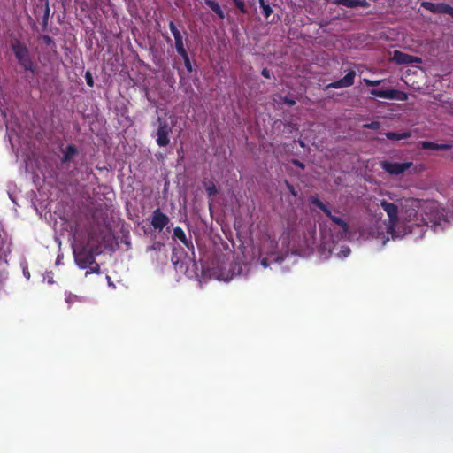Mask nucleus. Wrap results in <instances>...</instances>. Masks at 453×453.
<instances>
[{
    "label": "nucleus",
    "instance_id": "7",
    "mask_svg": "<svg viewBox=\"0 0 453 453\" xmlns=\"http://www.w3.org/2000/svg\"><path fill=\"white\" fill-rule=\"evenodd\" d=\"M412 165L411 162H390L388 160L381 161L380 166L388 173L391 175H399L403 173L405 171L411 168Z\"/></svg>",
    "mask_w": 453,
    "mask_h": 453
},
{
    "label": "nucleus",
    "instance_id": "30",
    "mask_svg": "<svg viewBox=\"0 0 453 453\" xmlns=\"http://www.w3.org/2000/svg\"><path fill=\"white\" fill-rule=\"evenodd\" d=\"M42 38L43 42L46 45H48V46L55 45L53 39L50 35H42Z\"/></svg>",
    "mask_w": 453,
    "mask_h": 453
},
{
    "label": "nucleus",
    "instance_id": "21",
    "mask_svg": "<svg viewBox=\"0 0 453 453\" xmlns=\"http://www.w3.org/2000/svg\"><path fill=\"white\" fill-rule=\"evenodd\" d=\"M179 55L182 58L187 71L192 73L193 67L188 51H184V53H180Z\"/></svg>",
    "mask_w": 453,
    "mask_h": 453
},
{
    "label": "nucleus",
    "instance_id": "14",
    "mask_svg": "<svg viewBox=\"0 0 453 453\" xmlns=\"http://www.w3.org/2000/svg\"><path fill=\"white\" fill-rule=\"evenodd\" d=\"M173 237L174 239L179 240L180 242H181L194 254L195 248H194L193 242H192L191 240L187 238L186 234H185V232L183 231V229L181 227L176 226L173 229Z\"/></svg>",
    "mask_w": 453,
    "mask_h": 453
},
{
    "label": "nucleus",
    "instance_id": "16",
    "mask_svg": "<svg viewBox=\"0 0 453 453\" xmlns=\"http://www.w3.org/2000/svg\"><path fill=\"white\" fill-rule=\"evenodd\" d=\"M332 3L337 5L346 6L348 8L368 7L366 0H332Z\"/></svg>",
    "mask_w": 453,
    "mask_h": 453
},
{
    "label": "nucleus",
    "instance_id": "26",
    "mask_svg": "<svg viewBox=\"0 0 453 453\" xmlns=\"http://www.w3.org/2000/svg\"><path fill=\"white\" fill-rule=\"evenodd\" d=\"M363 127L365 129L378 130L380 127V123L379 121H372L371 123L364 124Z\"/></svg>",
    "mask_w": 453,
    "mask_h": 453
},
{
    "label": "nucleus",
    "instance_id": "13",
    "mask_svg": "<svg viewBox=\"0 0 453 453\" xmlns=\"http://www.w3.org/2000/svg\"><path fill=\"white\" fill-rule=\"evenodd\" d=\"M393 59L396 64H419L421 63V58L417 56H412L400 50H395Z\"/></svg>",
    "mask_w": 453,
    "mask_h": 453
},
{
    "label": "nucleus",
    "instance_id": "19",
    "mask_svg": "<svg viewBox=\"0 0 453 453\" xmlns=\"http://www.w3.org/2000/svg\"><path fill=\"white\" fill-rule=\"evenodd\" d=\"M385 136L388 140L400 141V140H404V139L410 138L411 136V134L409 131H404V132H400V133L387 132V133H385Z\"/></svg>",
    "mask_w": 453,
    "mask_h": 453
},
{
    "label": "nucleus",
    "instance_id": "17",
    "mask_svg": "<svg viewBox=\"0 0 453 453\" xmlns=\"http://www.w3.org/2000/svg\"><path fill=\"white\" fill-rule=\"evenodd\" d=\"M205 4L220 19H225V13L217 0H203Z\"/></svg>",
    "mask_w": 453,
    "mask_h": 453
},
{
    "label": "nucleus",
    "instance_id": "12",
    "mask_svg": "<svg viewBox=\"0 0 453 453\" xmlns=\"http://www.w3.org/2000/svg\"><path fill=\"white\" fill-rule=\"evenodd\" d=\"M169 28L174 37L175 49L178 54L184 53V51H187L184 45L183 36L173 21L169 22Z\"/></svg>",
    "mask_w": 453,
    "mask_h": 453
},
{
    "label": "nucleus",
    "instance_id": "1",
    "mask_svg": "<svg viewBox=\"0 0 453 453\" xmlns=\"http://www.w3.org/2000/svg\"><path fill=\"white\" fill-rule=\"evenodd\" d=\"M9 44L19 66L22 67L25 72L35 74L38 66L35 60L34 54L27 45L18 37H12Z\"/></svg>",
    "mask_w": 453,
    "mask_h": 453
},
{
    "label": "nucleus",
    "instance_id": "10",
    "mask_svg": "<svg viewBox=\"0 0 453 453\" xmlns=\"http://www.w3.org/2000/svg\"><path fill=\"white\" fill-rule=\"evenodd\" d=\"M170 222L169 217L162 212L160 209H156L152 213L151 226L155 230L162 231Z\"/></svg>",
    "mask_w": 453,
    "mask_h": 453
},
{
    "label": "nucleus",
    "instance_id": "5",
    "mask_svg": "<svg viewBox=\"0 0 453 453\" xmlns=\"http://www.w3.org/2000/svg\"><path fill=\"white\" fill-rule=\"evenodd\" d=\"M311 205L322 211L330 220L342 228L343 234L349 232V226L347 221L343 220L341 217L332 214L331 210L318 197V196H311L309 198Z\"/></svg>",
    "mask_w": 453,
    "mask_h": 453
},
{
    "label": "nucleus",
    "instance_id": "36",
    "mask_svg": "<svg viewBox=\"0 0 453 453\" xmlns=\"http://www.w3.org/2000/svg\"><path fill=\"white\" fill-rule=\"evenodd\" d=\"M349 252H350V250L347 249V250L344 251V256L347 257Z\"/></svg>",
    "mask_w": 453,
    "mask_h": 453
},
{
    "label": "nucleus",
    "instance_id": "2",
    "mask_svg": "<svg viewBox=\"0 0 453 453\" xmlns=\"http://www.w3.org/2000/svg\"><path fill=\"white\" fill-rule=\"evenodd\" d=\"M401 207V213L403 219L410 224L408 227L421 225H427L428 223L425 219H419L418 209L419 207V201L411 197H402L396 200Z\"/></svg>",
    "mask_w": 453,
    "mask_h": 453
},
{
    "label": "nucleus",
    "instance_id": "18",
    "mask_svg": "<svg viewBox=\"0 0 453 453\" xmlns=\"http://www.w3.org/2000/svg\"><path fill=\"white\" fill-rule=\"evenodd\" d=\"M78 154V150L75 145L68 144L63 151V157L61 158L62 163L69 162L75 155Z\"/></svg>",
    "mask_w": 453,
    "mask_h": 453
},
{
    "label": "nucleus",
    "instance_id": "24",
    "mask_svg": "<svg viewBox=\"0 0 453 453\" xmlns=\"http://www.w3.org/2000/svg\"><path fill=\"white\" fill-rule=\"evenodd\" d=\"M205 190L209 196H213L218 194V188L211 181L205 185Z\"/></svg>",
    "mask_w": 453,
    "mask_h": 453
},
{
    "label": "nucleus",
    "instance_id": "35",
    "mask_svg": "<svg viewBox=\"0 0 453 453\" xmlns=\"http://www.w3.org/2000/svg\"><path fill=\"white\" fill-rule=\"evenodd\" d=\"M261 264L265 267L268 266V263H267V260L265 258L262 259Z\"/></svg>",
    "mask_w": 453,
    "mask_h": 453
},
{
    "label": "nucleus",
    "instance_id": "23",
    "mask_svg": "<svg viewBox=\"0 0 453 453\" xmlns=\"http://www.w3.org/2000/svg\"><path fill=\"white\" fill-rule=\"evenodd\" d=\"M444 217L445 216H444L442 211H440L439 210H436L434 211V219H431V222L433 223L434 226L440 225L441 219L445 220Z\"/></svg>",
    "mask_w": 453,
    "mask_h": 453
},
{
    "label": "nucleus",
    "instance_id": "9",
    "mask_svg": "<svg viewBox=\"0 0 453 453\" xmlns=\"http://www.w3.org/2000/svg\"><path fill=\"white\" fill-rule=\"evenodd\" d=\"M370 94L385 99H406V94L397 89H371Z\"/></svg>",
    "mask_w": 453,
    "mask_h": 453
},
{
    "label": "nucleus",
    "instance_id": "6",
    "mask_svg": "<svg viewBox=\"0 0 453 453\" xmlns=\"http://www.w3.org/2000/svg\"><path fill=\"white\" fill-rule=\"evenodd\" d=\"M380 206L388 217L389 228L393 229L399 222V212H401V207L399 203H390L385 199L380 201Z\"/></svg>",
    "mask_w": 453,
    "mask_h": 453
},
{
    "label": "nucleus",
    "instance_id": "31",
    "mask_svg": "<svg viewBox=\"0 0 453 453\" xmlns=\"http://www.w3.org/2000/svg\"><path fill=\"white\" fill-rule=\"evenodd\" d=\"M286 186H287V188L288 189V191L291 193L292 196H297V191L296 190V188H294V186L292 184H290L289 182L286 181Z\"/></svg>",
    "mask_w": 453,
    "mask_h": 453
},
{
    "label": "nucleus",
    "instance_id": "15",
    "mask_svg": "<svg viewBox=\"0 0 453 453\" xmlns=\"http://www.w3.org/2000/svg\"><path fill=\"white\" fill-rule=\"evenodd\" d=\"M420 147L423 150H449L452 148L449 143H436L434 142L424 141L420 142Z\"/></svg>",
    "mask_w": 453,
    "mask_h": 453
},
{
    "label": "nucleus",
    "instance_id": "11",
    "mask_svg": "<svg viewBox=\"0 0 453 453\" xmlns=\"http://www.w3.org/2000/svg\"><path fill=\"white\" fill-rule=\"evenodd\" d=\"M355 77L356 72L354 70H350L343 78L329 83L326 86V88H342L350 87L354 84Z\"/></svg>",
    "mask_w": 453,
    "mask_h": 453
},
{
    "label": "nucleus",
    "instance_id": "29",
    "mask_svg": "<svg viewBox=\"0 0 453 453\" xmlns=\"http://www.w3.org/2000/svg\"><path fill=\"white\" fill-rule=\"evenodd\" d=\"M281 101L285 104H288L289 106H293L296 104V100L293 99V98H290L288 96H282L281 97Z\"/></svg>",
    "mask_w": 453,
    "mask_h": 453
},
{
    "label": "nucleus",
    "instance_id": "28",
    "mask_svg": "<svg viewBox=\"0 0 453 453\" xmlns=\"http://www.w3.org/2000/svg\"><path fill=\"white\" fill-rule=\"evenodd\" d=\"M85 80H86L88 86H89V87L94 86V80H93L92 74L89 71L86 72Z\"/></svg>",
    "mask_w": 453,
    "mask_h": 453
},
{
    "label": "nucleus",
    "instance_id": "33",
    "mask_svg": "<svg viewBox=\"0 0 453 453\" xmlns=\"http://www.w3.org/2000/svg\"><path fill=\"white\" fill-rule=\"evenodd\" d=\"M261 74L265 77V78H270L271 76V73L270 71L267 69V68H264L261 72Z\"/></svg>",
    "mask_w": 453,
    "mask_h": 453
},
{
    "label": "nucleus",
    "instance_id": "22",
    "mask_svg": "<svg viewBox=\"0 0 453 453\" xmlns=\"http://www.w3.org/2000/svg\"><path fill=\"white\" fill-rule=\"evenodd\" d=\"M235 7L240 11L241 13L246 14L248 13V8L245 4L244 0H231Z\"/></svg>",
    "mask_w": 453,
    "mask_h": 453
},
{
    "label": "nucleus",
    "instance_id": "34",
    "mask_svg": "<svg viewBox=\"0 0 453 453\" xmlns=\"http://www.w3.org/2000/svg\"><path fill=\"white\" fill-rule=\"evenodd\" d=\"M293 164L301 169H304V164L300 162L299 160H293Z\"/></svg>",
    "mask_w": 453,
    "mask_h": 453
},
{
    "label": "nucleus",
    "instance_id": "4",
    "mask_svg": "<svg viewBox=\"0 0 453 453\" xmlns=\"http://www.w3.org/2000/svg\"><path fill=\"white\" fill-rule=\"evenodd\" d=\"M73 253L76 265L81 269H86L95 263V256L96 253L94 252L92 248H88L83 244H78L73 247Z\"/></svg>",
    "mask_w": 453,
    "mask_h": 453
},
{
    "label": "nucleus",
    "instance_id": "25",
    "mask_svg": "<svg viewBox=\"0 0 453 453\" xmlns=\"http://www.w3.org/2000/svg\"><path fill=\"white\" fill-rule=\"evenodd\" d=\"M88 268H89V271L86 272V276L89 273L99 274L101 273L100 265L96 263V260L95 263H93V265H90Z\"/></svg>",
    "mask_w": 453,
    "mask_h": 453
},
{
    "label": "nucleus",
    "instance_id": "20",
    "mask_svg": "<svg viewBox=\"0 0 453 453\" xmlns=\"http://www.w3.org/2000/svg\"><path fill=\"white\" fill-rule=\"evenodd\" d=\"M259 5L262 8V12L265 18H268L273 12V8L265 4V0H258Z\"/></svg>",
    "mask_w": 453,
    "mask_h": 453
},
{
    "label": "nucleus",
    "instance_id": "3",
    "mask_svg": "<svg viewBox=\"0 0 453 453\" xmlns=\"http://www.w3.org/2000/svg\"><path fill=\"white\" fill-rule=\"evenodd\" d=\"M156 127L153 137H156V142L159 147H166L170 143V136L173 134V129L175 126V121L158 116L156 122L153 123Z\"/></svg>",
    "mask_w": 453,
    "mask_h": 453
},
{
    "label": "nucleus",
    "instance_id": "27",
    "mask_svg": "<svg viewBox=\"0 0 453 453\" xmlns=\"http://www.w3.org/2000/svg\"><path fill=\"white\" fill-rule=\"evenodd\" d=\"M364 82L368 87H375L380 84L381 81L380 80H369V79H364Z\"/></svg>",
    "mask_w": 453,
    "mask_h": 453
},
{
    "label": "nucleus",
    "instance_id": "8",
    "mask_svg": "<svg viewBox=\"0 0 453 453\" xmlns=\"http://www.w3.org/2000/svg\"><path fill=\"white\" fill-rule=\"evenodd\" d=\"M421 7L435 14H448L453 19V7L448 4L424 1Z\"/></svg>",
    "mask_w": 453,
    "mask_h": 453
},
{
    "label": "nucleus",
    "instance_id": "32",
    "mask_svg": "<svg viewBox=\"0 0 453 453\" xmlns=\"http://www.w3.org/2000/svg\"><path fill=\"white\" fill-rule=\"evenodd\" d=\"M162 245L161 242H155L148 248V250H160Z\"/></svg>",
    "mask_w": 453,
    "mask_h": 453
}]
</instances>
